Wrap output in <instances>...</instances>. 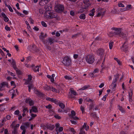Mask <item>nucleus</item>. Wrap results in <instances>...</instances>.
<instances>
[{"label": "nucleus", "mask_w": 134, "mask_h": 134, "mask_svg": "<svg viewBox=\"0 0 134 134\" xmlns=\"http://www.w3.org/2000/svg\"><path fill=\"white\" fill-rule=\"evenodd\" d=\"M75 115L76 113L75 112L74 110H72L71 111V118L74 120L78 119V118L75 116Z\"/></svg>", "instance_id": "9b49d317"}, {"label": "nucleus", "mask_w": 134, "mask_h": 134, "mask_svg": "<svg viewBox=\"0 0 134 134\" xmlns=\"http://www.w3.org/2000/svg\"><path fill=\"white\" fill-rule=\"evenodd\" d=\"M102 40V38L100 36H98L95 38V40L96 41H100Z\"/></svg>", "instance_id": "c85d7f7f"}, {"label": "nucleus", "mask_w": 134, "mask_h": 134, "mask_svg": "<svg viewBox=\"0 0 134 134\" xmlns=\"http://www.w3.org/2000/svg\"><path fill=\"white\" fill-rule=\"evenodd\" d=\"M122 50L124 52H126L128 50V47L127 46V44L125 43L122 47H121Z\"/></svg>", "instance_id": "f8f14e48"}, {"label": "nucleus", "mask_w": 134, "mask_h": 134, "mask_svg": "<svg viewBox=\"0 0 134 134\" xmlns=\"http://www.w3.org/2000/svg\"><path fill=\"white\" fill-rule=\"evenodd\" d=\"M16 73L18 75H20L21 74V72L20 70L18 69L17 68L16 69H15Z\"/></svg>", "instance_id": "58836bf2"}, {"label": "nucleus", "mask_w": 134, "mask_h": 134, "mask_svg": "<svg viewBox=\"0 0 134 134\" xmlns=\"http://www.w3.org/2000/svg\"><path fill=\"white\" fill-rule=\"evenodd\" d=\"M25 102L26 103H29L30 106L33 105L34 104V101L31 99H26Z\"/></svg>", "instance_id": "9d476101"}, {"label": "nucleus", "mask_w": 134, "mask_h": 134, "mask_svg": "<svg viewBox=\"0 0 134 134\" xmlns=\"http://www.w3.org/2000/svg\"><path fill=\"white\" fill-rule=\"evenodd\" d=\"M27 110V108H24L23 110V113L22 114V116H24L26 115V114H25V112L26 111V110Z\"/></svg>", "instance_id": "f704fd0d"}, {"label": "nucleus", "mask_w": 134, "mask_h": 134, "mask_svg": "<svg viewBox=\"0 0 134 134\" xmlns=\"http://www.w3.org/2000/svg\"><path fill=\"white\" fill-rule=\"evenodd\" d=\"M44 8L47 11H49L50 10V9L49 8V7L48 5L45 6Z\"/></svg>", "instance_id": "37998d69"}, {"label": "nucleus", "mask_w": 134, "mask_h": 134, "mask_svg": "<svg viewBox=\"0 0 134 134\" xmlns=\"http://www.w3.org/2000/svg\"><path fill=\"white\" fill-rule=\"evenodd\" d=\"M115 78V79L113 80L112 83L110 86V88L113 89V90L115 89V87L116 86V82L117 81L118 79L119 78V75L118 74H116V75L114 76Z\"/></svg>", "instance_id": "39448f33"}, {"label": "nucleus", "mask_w": 134, "mask_h": 134, "mask_svg": "<svg viewBox=\"0 0 134 134\" xmlns=\"http://www.w3.org/2000/svg\"><path fill=\"white\" fill-rule=\"evenodd\" d=\"M8 8L10 12H13V9L10 5L8 6Z\"/></svg>", "instance_id": "0e129e2a"}, {"label": "nucleus", "mask_w": 134, "mask_h": 134, "mask_svg": "<svg viewBox=\"0 0 134 134\" xmlns=\"http://www.w3.org/2000/svg\"><path fill=\"white\" fill-rule=\"evenodd\" d=\"M85 100L88 102H93L92 100L89 98H87L85 99Z\"/></svg>", "instance_id": "864d4df0"}, {"label": "nucleus", "mask_w": 134, "mask_h": 134, "mask_svg": "<svg viewBox=\"0 0 134 134\" xmlns=\"http://www.w3.org/2000/svg\"><path fill=\"white\" fill-rule=\"evenodd\" d=\"M85 59L86 62L89 64H92L95 61L94 56L91 54H88L86 55Z\"/></svg>", "instance_id": "f03ea898"}, {"label": "nucleus", "mask_w": 134, "mask_h": 134, "mask_svg": "<svg viewBox=\"0 0 134 134\" xmlns=\"http://www.w3.org/2000/svg\"><path fill=\"white\" fill-rule=\"evenodd\" d=\"M29 19L30 20V21L31 22V23L32 24H34V20L31 18L30 17L29 18Z\"/></svg>", "instance_id": "052dcab7"}, {"label": "nucleus", "mask_w": 134, "mask_h": 134, "mask_svg": "<svg viewBox=\"0 0 134 134\" xmlns=\"http://www.w3.org/2000/svg\"><path fill=\"white\" fill-rule=\"evenodd\" d=\"M91 115L94 118H96V115L95 113H92L91 114Z\"/></svg>", "instance_id": "774afa93"}, {"label": "nucleus", "mask_w": 134, "mask_h": 134, "mask_svg": "<svg viewBox=\"0 0 134 134\" xmlns=\"http://www.w3.org/2000/svg\"><path fill=\"white\" fill-rule=\"evenodd\" d=\"M31 117L33 119H34L35 117H36L37 115L35 114H34L33 113H31Z\"/></svg>", "instance_id": "e2e57ef3"}, {"label": "nucleus", "mask_w": 134, "mask_h": 134, "mask_svg": "<svg viewBox=\"0 0 134 134\" xmlns=\"http://www.w3.org/2000/svg\"><path fill=\"white\" fill-rule=\"evenodd\" d=\"M30 46L31 47V51H33L35 52H37L39 51V49L36 47L35 45L33 44L32 46Z\"/></svg>", "instance_id": "ddd939ff"}, {"label": "nucleus", "mask_w": 134, "mask_h": 134, "mask_svg": "<svg viewBox=\"0 0 134 134\" xmlns=\"http://www.w3.org/2000/svg\"><path fill=\"white\" fill-rule=\"evenodd\" d=\"M5 29L7 31H9L10 30V27H8L7 25H6L5 27Z\"/></svg>", "instance_id": "de8ad7c7"}, {"label": "nucleus", "mask_w": 134, "mask_h": 134, "mask_svg": "<svg viewBox=\"0 0 134 134\" xmlns=\"http://www.w3.org/2000/svg\"><path fill=\"white\" fill-rule=\"evenodd\" d=\"M111 29L114 30L113 33L114 34L116 35H119V36L122 37L125 39L127 38V36L126 35L121 32V29L113 27L111 28Z\"/></svg>", "instance_id": "f257e3e1"}, {"label": "nucleus", "mask_w": 134, "mask_h": 134, "mask_svg": "<svg viewBox=\"0 0 134 134\" xmlns=\"http://www.w3.org/2000/svg\"><path fill=\"white\" fill-rule=\"evenodd\" d=\"M59 106L62 109H63L65 108L64 105L62 103H60L59 104Z\"/></svg>", "instance_id": "bb28decb"}, {"label": "nucleus", "mask_w": 134, "mask_h": 134, "mask_svg": "<svg viewBox=\"0 0 134 134\" xmlns=\"http://www.w3.org/2000/svg\"><path fill=\"white\" fill-rule=\"evenodd\" d=\"M98 107H99L98 105H95L94 107V110H96L98 109Z\"/></svg>", "instance_id": "69168bd1"}, {"label": "nucleus", "mask_w": 134, "mask_h": 134, "mask_svg": "<svg viewBox=\"0 0 134 134\" xmlns=\"http://www.w3.org/2000/svg\"><path fill=\"white\" fill-rule=\"evenodd\" d=\"M35 92L36 94L38 95L39 96H43V94L38 90H36Z\"/></svg>", "instance_id": "4be33fe9"}, {"label": "nucleus", "mask_w": 134, "mask_h": 134, "mask_svg": "<svg viewBox=\"0 0 134 134\" xmlns=\"http://www.w3.org/2000/svg\"><path fill=\"white\" fill-rule=\"evenodd\" d=\"M69 94L68 95L69 97L70 98H74V97L73 96H75L77 94L76 92L72 88H70Z\"/></svg>", "instance_id": "0eeeda50"}, {"label": "nucleus", "mask_w": 134, "mask_h": 134, "mask_svg": "<svg viewBox=\"0 0 134 134\" xmlns=\"http://www.w3.org/2000/svg\"><path fill=\"white\" fill-rule=\"evenodd\" d=\"M97 54L101 57L103 56L104 53V50L102 48H99L96 51Z\"/></svg>", "instance_id": "6e6552de"}, {"label": "nucleus", "mask_w": 134, "mask_h": 134, "mask_svg": "<svg viewBox=\"0 0 134 134\" xmlns=\"http://www.w3.org/2000/svg\"><path fill=\"white\" fill-rule=\"evenodd\" d=\"M57 16L56 14H53V13H51L49 14V16L51 18H55Z\"/></svg>", "instance_id": "5701e85b"}, {"label": "nucleus", "mask_w": 134, "mask_h": 134, "mask_svg": "<svg viewBox=\"0 0 134 134\" xmlns=\"http://www.w3.org/2000/svg\"><path fill=\"white\" fill-rule=\"evenodd\" d=\"M8 73L9 75H10L11 76H15V75L14 74L9 71H8Z\"/></svg>", "instance_id": "a18cd8bd"}, {"label": "nucleus", "mask_w": 134, "mask_h": 134, "mask_svg": "<svg viewBox=\"0 0 134 134\" xmlns=\"http://www.w3.org/2000/svg\"><path fill=\"white\" fill-rule=\"evenodd\" d=\"M9 92H10V93H12V99H13L14 98V96H15V94L14 93H13V92H15V91L14 90H10L9 91Z\"/></svg>", "instance_id": "72a5a7b5"}, {"label": "nucleus", "mask_w": 134, "mask_h": 134, "mask_svg": "<svg viewBox=\"0 0 134 134\" xmlns=\"http://www.w3.org/2000/svg\"><path fill=\"white\" fill-rule=\"evenodd\" d=\"M85 129V130L86 131L89 129L88 126L87 125L86 123H84V129Z\"/></svg>", "instance_id": "ea45409f"}, {"label": "nucleus", "mask_w": 134, "mask_h": 134, "mask_svg": "<svg viewBox=\"0 0 134 134\" xmlns=\"http://www.w3.org/2000/svg\"><path fill=\"white\" fill-rule=\"evenodd\" d=\"M97 17H103L104 16L105 14V10L103 9L99 8L97 10Z\"/></svg>", "instance_id": "7ed1b4c3"}, {"label": "nucleus", "mask_w": 134, "mask_h": 134, "mask_svg": "<svg viewBox=\"0 0 134 134\" xmlns=\"http://www.w3.org/2000/svg\"><path fill=\"white\" fill-rule=\"evenodd\" d=\"M32 109L33 112H34L35 113H36L38 112V110L37 108L36 107L33 106L32 107Z\"/></svg>", "instance_id": "b1692460"}, {"label": "nucleus", "mask_w": 134, "mask_h": 134, "mask_svg": "<svg viewBox=\"0 0 134 134\" xmlns=\"http://www.w3.org/2000/svg\"><path fill=\"white\" fill-rule=\"evenodd\" d=\"M30 123L28 122H26L23 125H22L20 127L21 129H26L28 127H29Z\"/></svg>", "instance_id": "1a4fd4ad"}, {"label": "nucleus", "mask_w": 134, "mask_h": 134, "mask_svg": "<svg viewBox=\"0 0 134 134\" xmlns=\"http://www.w3.org/2000/svg\"><path fill=\"white\" fill-rule=\"evenodd\" d=\"M12 134H18V129L15 128L13 129V130L12 131Z\"/></svg>", "instance_id": "a878e982"}, {"label": "nucleus", "mask_w": 134, "mask_h": 134, "mask_svg": "<svg viewBox=\"0 0 134 134\" xmlns=\"http://www.w3.org/2000/svg\"><path fill=\"white\" fill-rule=\"evenodd\" d=\"M114 42L113 41H110L109 43V48L110 49H112L113 46Z\"/></svg>", "instance_id": "393cba45"}, {"label": "nucleus", "mask_w": 134, "mask_h": 134, "mask_svg": "<svg viewBox=\"0 0 134 134\" xmlns=\"http://www.w3.org/2000/svg\"><path fill=\"white\" fill-rule=\"evenodd\" d=\"M32 77L31 75H28V79L29 81H29V83L30 82L29 81L31 80H32Z\"/></svg>", "instance_id": "603ef678"}, {"label": "nucleus", "mask_w": 134, "mask_h": 134, "mask_svg": "<svg viewBox=\"0 0 134 134\" xmlns=\"http://www.w3.org/2000/svg\"><path fill=\"white\" fill-rule=\"evenodd\" d=\"M65 78L68 80H71L72 79V78L70 76H64Z\"/></svg>", "instance_id": "c9c22d12"}, {"label": "nucleus", "mask_w": 134, "mask_h": 134, "mask_svg": "<svg viewBox=\"0 0 134 134\" xmlns=\"http://www.w3.org/2000/svg\"><path fill=\"white\" fill-rule=\"evenodd\" d=\"M48 2L45 0H41L39 2L40 5L43 6L45 5Z\"/></svg>", "instance_id": "a211bd4d"}, {"label": "nucleus", "mask_w": 134, "mask_h": 134, "mask_svg": "<svg viewBox=\"0 0 134 134\" xmlns=\"http://www.w3.org/2000/svg\"><path fill=\"white\" fill-rule=\"evenodd\" d=\"M12 65H13V67L14 69H16L17 68H16V63L15 62H14L13 61L12 62Z\"/></svg>", "instance_id": "a19ab883"}, {"label": "nucleus", "mask_w": 134, "mask_h": 134, "mask_svg": "<svg viewBox=\"0 0 134 134\" xmlns=\"http://www.w3.org/2000/svg\"><path fill=\"white\" fill-rule=\"evenodd\" d=\"M114 59L118 63V64L119 65H121V63L120 60H119L117 58H114Z\"/></svg>", "instance_id": "473e14b6"}, {"label": "nucleus", "mask_w": 134, "mask_h": 134, "mask_svg": "<svg viewBox=\"0 0 134 134\" xmlns=\"http://www.w3.org/2000/svg\"><path fill=\"white\" fill-rule=\"evenodd\" d=\"M62 63L64 65L66 66H69L71 64V59L68 57H65L64 58Z\"/></svg>", "instance_id": "20e7f679"}, {"label": "nucleus", "mask_w": 134, "mask_h": 134, "mask_svg": "<svg viewBox=\"0 0 134 134\" xmlns=\"http://www.w3.org/2000/svg\"><path fill=\"white\" fill-rule=\"evenodd\" d=\"M95 9L94 8H93L90 12V13L89 14V15L91 16H94V13L95 12Z\"/></svg>", "instance_id": "f3484780"}, {"label": "nucleus", "mask_w": 134, "mask_h": 134, "mask_svg": "<svg viewBox=\"0 0 134 134\" xmlns=\"http://www.w3.org/2000/svg\"><path fill=\"white\" fill-rule=\"evenodd\" d=\"M26 83L27 84H28V87L29 88V91L30 92V91L31 89L33 88V86L32 84L29 83V81H26Z\"/></svg>", "instance_id": "dca6fc26"}, {"label": "nucleus", "mask_w": 134, "mask_h": 134, "mask_svg": "<svg viewBox=\"0 0 134 134\" xmlns=\"http://www.w3.org/2000/svg\"><path fill=\"white\" fill-rule=\"evenodd\" d=\"M55 127L54 126L51 124H47L46 128L49 130H52Z\"/></svg>", "instance_id": "2eb2a0df"}, {"label": "nucleus", "mask_w": 134, "mask_h": 134, "mask_svg": "<svg viewBox=\"0 0 134 134\" xmlns=\"http://www.w3.org/2000/svg\"><path fill=\"white\" fill-rule=\"evenodd\" d=\"M4 20L5 22H8L9 20V19L8 18V17L6 16L5 17H4Z\"/></svg>", "instance_id": "8fccbe9b"}, {"label": "nucleus", "mask_w": 134, "mask_h": 134, "mask_svg": "<svg viewBox=\"0 0 134 134\" xmlns=\"http://www.w3.org/2000/svg\"><path fill=\"white\" fill-rule=\"evenodd\" d=\"M41 24L42 26L44 27H46L47 26L46 24L44 21H42L41 22Z\"/></svg>", "instance_id": "3c124183"}, {"label": "nucleus", "mask_w": 134, "mask_h": 134, "mask_svg": "<svg viewBox=\"0 0 134 134\" xmlns=\"http://www.w3.org/2000/svg\"><path fill=\"white\" fill-rule=\"evenodd\" d=\"M48 41L50 43V44H51L52 43H53L54 42L53 39L51 38H49L48 39Z\"/></svg>", "instance_id": "4c0bfd02"}, {"label": "nucleus", "mask_w": 134, "mask_h": 134, "mask_svg": "<svg viewBox=\"0 0 134 134\" xmlns=\"http://www.w3.org/2000/svg\"><path fill=\"white\" fill-rule=\"evenodd\" d=\"M84 9H86L87 8L90 6V4L89 1H88L87 2H86L85 3H84Z\"/></svg>", "instance_id": "aec40b11"}, {"label": "nucleus", "mask_w": 134, "mask_h": 134, "mask_svg": "<svg viewBox=\"0 0 134 134\" xmlns=\"http://www.w3.org/2000/svg\"><path fill=\"white\" fill-rule=\"evenodd\" d=\"M33 69L35 72H36V71L38 72L39 71V68H38L36 69L35 68H34Z\"/></svg>", "instance_id": "5fc2aeb1"}, {"label": "nucleus", "mask_w": 134, "mask_h": 134, "mask_svg": "<svg viewBox=\"0 0 134 134\" xmlns=\"http://www.w3.org/2000/svg\"><path fill=\"white\" fill-rule=\"evenodd\" d=\"M52 90L53 92L56 93H59L60 92L59 90H58L53 87H52Z\"/></svg>", "instance_id": "2f4dec72"}, {"label": "nucleus", "mask_w": 134, "mask_h": 134, "mask_svg": "<svg viewBox=\"0 0 134 134\" xmlns=\"http://www.w3.org/2000/svg\"><path fill=\"white\" fill-rule=\"evenodd\" d=\"M131 8H132L131 5V4H129L127 5L126 6V7L124 8L123 9L124 10V11H126Z\"/></svg>", "instance_id": "6ab92c4d"}, {"label": "nucleus", "mask_w": 134, "mask_h": 134, "mask_svg": "<svg viewBox=\"0 0 134 134\" xmlns=\"http://www.w3.org/2000/svg\"><path fill=\"white\" fill-rule=\"evenodd\" d=\"M44 44H46V48L47 49H48V50H49L50 51L51 49V47L49 46L47 44V42H46V43L45 42H44Z\"/></svg>", "instance_id": "cd10ccee"}, {"label": "nucleus", "mask_w": 134, "mask_h": 134, "mask_svg": "<svg viewBox=\"0 0 134 134\" xmlns=\"http://www.w3.org/2000/svg\"><path fill=\"white\" fill-rule=\"evenodd\" d=\"M15 124V121H14L12 122V124L10 125V126L12 127L13 128V129H14V125Z\"/></svg>", "instance_id": "13d9d810"}, {"label": "nucleus", "mask_w": 134, "mask_h": 134, "mask_svg": "<svg viewBox=\"0 0 134 134\" xmlns=\"http://www.w3.org/2000/svg\"><path fill=\"white\" fill-rule=\"evenodd\" d=\"M54 117H55L56 119H60L61 118V117L59 116L58 115L56 114L54 115Z\"/></svg>", "instance_id": "c03bdc74"}, {"label": "nucleus", "mask_w": 134, "mask_h": 134, "mask_svg": "<svg viewBox=\"0 0 134 134\" xmlns=\"http://www.w3.org/2000/svg\"><path fill=\"white\" fill-rule=\"evenodd\" d=\"M55 9L57 12H61L64 10V7L63 5H58L55 7Z\"/></svg>", "instance_id": "423d86ee"}, {"label": "nucleus", "mask_w": 134, "mask_h": 134, "mask_svg": "<svg viewBox=\"0 0 134 134\" xmlns=\"http://www.w3.org/2000/svg\"><path fill=\"white\" fill-rule=\"evenodd\" d=\"M95 104H92L90 105L89 107V109L90 110L92 109L93 108H94V107Z\"/></svg>", "instance_id": "79ce46f5"}, {"label": "nucleus", "mask_w": 134, "mask_h": 134, "mask_svg": "<svg viewBox=\"0 0 134 134\" xmlns=\"http://www.w3.org/2000/svg\"><path fill=\"white\" fill-rule=\"evenodd\" d=\"M47 36V34H44L43 32H41V35L39 36V38L41 40H43Z\"/></svg>", "instance_id": "4468645a"}, {"label": "nucleus", "mask_w": 134, "mask_h": 134, "mask_svg": "<svg viewBox=\"0 0 134 134\" xmlns=\"http://www.w3.org/2000/svg\"><path fill=\"white\" fill-rule=\"evenodd\" d=\"M81 33H77L76 34H75L72 36V38H76L79 35H80Z\"/></svg>", "instance_id": "7c9ffc66"}, {"label": "nucleus", "mask_w": 134, "mask_h": 134, "mask_svg": "<svg viewBox=\"0 0 134 134\" xmlns=\"http://www.w3.org/2000/svg\"><path fill=\"white\" fill-rule=\"evenodd\" d=\"M119 109L120 110L121 112L122 113H125V110L122 108L121 106H120L119 105H118Z\"/></svg>", "instance_id": "412c9836"}, {"label": "nucleus", "mask_w": 134, "mask_h": 134, "mask_svg": "<svg viewBox=\"0 0 134 134\" xmlns=\"http://www.w3.org/2000/svg\"><path fill=\"white\" fill-rule=\"evenodd\" d=\"M118 5L120 7H124V5L122 3H120L118 4Z\"/></svg>", "instance_id": "49530a36"}, {"label": "nucleus", "mask_w": 134, "mask_h": 134, "mask_svg": "<svg viewBox=\"0 0 134 134\" xmlns=\"http://www.w3.org/2000/svg\"><path fill=\"white\" fill-rule=\"evenodd\" d=\"M84 12V9L82 8L80 9L78 12V13H81Z\"/></svg>", "instance_id": "4d7b16f0"}, {"label": "nucleus", "mask_w": 134, "mask_h": 134, "mask_svg": "<svg viewBox=\"0 0 134 134\" xmlns=\"http://www.w3.org/2000/svg\"><path fill=\"white\" fill-rule=\"evenodd\" d=\"M19 111L18 110L15 111L14 112V114L15 115H18L19 113Z\"/></svg>", "instance_id": "680f3d73"}, {"label": "nucleus", "mask_w": 134, "mask_h": 134, "mask_svg": "<svg viewBox=\"0 0 134 134\" xmlns=\"http://www.w3.org/2000/svg\"><path fill=\"white\" fill-rule=\"evenodd\" d=\"M46 107L48 109H51L52 108V106L51 104H49L48 105L46 106Z\"/></svg>", "instance_id": "09e8293b"}, {"label": "nucleus", "mask_w": 134, "mask_h": 134, "mask_svg": "<svg viewBox=\"0 0 134 134\" xmlns=\"http://www.w3.org/2000/svg\"><path fill=\"white\" fill-rule=\"evenodd\" d=\"M43 10L41 9L39 10V12L41 14H43Z\"/></svg>", "instance_id": "6e6d98bb"}, {"label": "nucleus", "mask_w": 134, "mask_h": 134, "mask_svg": "<svg viewBox=\"0 0 134 134\" xmlns=\"http://www.w3.org/2000/svg\"><path fill=\"white\" fill-rule=\"evenodd\" d=\"M44 89L48 91L50 89V87L47 85H46L44 87Z\"/></svg>", "instance_id": "c756f323"}, {"label": "nucleus", "mask_w": 134, "mask_h": 134, "mask_svg": "<svg viewBox=\"0 0 134 134\" xmlns=\"http://www.w3.org/2000/svg\"><path fill=\"white\" fill-rule=\"evenodd\" d=\"M80 109L81 110L82 113H83L84 112V107L82 105L81 106L80 108Z\"/></svg>", "instance_id": "338daca9"}, {"label": "nucleus", "mask_w": 134, "mask_h": 134, "mask_svg": "<svg viewBox=\"0 0 134 134\" xmlns=\"http://www.w3.org/2000/svg\"><path fill=\"white\" fill-rule=\"evenodd\" d=\"M51 101L52 102H53L54 103H56V102H57L56 99L53 98H51Z\"/></svg>", "instance_id": "bf43d9fd"}, {"label": "nucleus", "mask_w": 134, "mask_h": 134, "mask_svg": "<svg viewBox=\"0 0 134 134\" xmlns=\"http://www.w3.org/2000/svg\"><path fill=\"white\" fill-rule=\"evenodd\" d=\"M83 128H84V125L82 126V128L81 129L80 132L79 133V134H83L84 131H83Z\"/></svg>", "instance_id": "e433bc0d"}]
</instances>
